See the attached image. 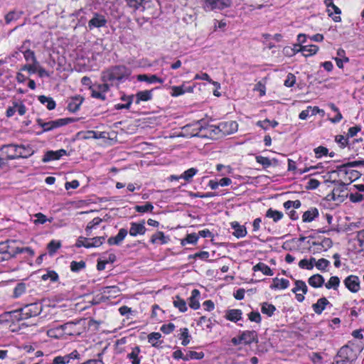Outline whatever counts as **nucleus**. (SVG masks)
<instances>
[{"label": "nucleus", "mask_w": 364, "mask_h": 364, "mask_svg": "<svg viewBox=\"0 0 364 364\" xmlns=\"http://www.w3.org/2000/svg\"><path fill=\"white\" fill-rule=\"evenodd\" d=\"M358 164L364 165V161H353L338 168V175L343 184H350L360 176V173L352 169Z\"/></svg>", "instance_id": "obj_1"}, {"label": "nucleus", "mask_w": 364, "mask_h": 364, "mask_svg": "<svg viewBox=\"0 0 364 364\" xmlns=\"http://www.w3.org/2000/svg\"><path fill=\"white\" fill-rule=\"evenodd\" d=\"M131 74L130 70L124 65L113 67L102 73V80L104 82L121 80Z\"/></svg>", "instance_id": "obj_2"}, {"label": "nucleus", "mask_w": 364, "mask_h": 364, "mask_svg": "<svg viewBox=\"0 0 364 364\" xmlns=\"http://www.w3.org/2000/svg\"><path fill=\"white\" fill-rule=\"evenodd\" d=\"M208 129L215 134L229 135L237 131L238 124L235 121H226L220 122L218 125H210Z\"/></svg>", "instance_id": "obj_3"}, {"label": "nucleus", "mask_w": 364, "mask_h": 364, "mask_svg": "<svg viewBox=\"0 0 364 364\" xmlns=\"http://www.w3.org/2000/svg\"><path fill=\"white\" fill-rule=\"evenodd\" d=\"M257 342V333L253 330L241 331L238 336L234 337L231 339V343L234 346H239L240 344L251 345L253 343Z\"/></svg>", "instance_id": "obj_4"}, {"label": "nucleus", "mask_w": 364, "mask_h": 364, "mask_svg": "<svg viewBox=\"0 0 364 364\" xmlns=\"http://www.w3.org/2000/svg\"><path fill=\"white\" fill-rule=\"evenodd\" d=\"M203 129L200 121L196 122L193 124H187L182 128L181 134L186 137H193L199 136Z\"/></svg>", "instance_id": "obj_5"}, {"label": "nucleus", "mask_w": 364, "mask_h": 364, "mask_svg": "<svg viewBox=\"0 0 364 364\" xmlns=\"http://www.w3.org/2000/svg\"><path fill=\"white\" fill-rule=\"evenodd\" d=\"M68 119H58L54 121L43 122L41 119H37L38 126L43 128V132H49L58 127L65 125L68 123Z\"/></svg>", "instance_id": "obj_6"}, {"label": "nucleus", "mask_w": 364, "mask_h": 364, "mask_svg": "<svg viewBox=\"0 0 364 364\" xmlns=\"http://www.w3.org/2000/svg\"><path fill=\"white\" fill-rule=\"evenodd\" d=\"M109 89V87L107 82L93 85V87H90L91 96L95 99L105 100L106 94Z\"/></svg>", "instance_id": "obj_7"}, {"label": "nucleus", "mask_w": 364, "mask_h": 364, "mask_svg": "<svg viewBox=\"0 0 364 364\" xmlns=\"http://www.w3.org/2000/svg\"><path fill=\"white\" fill-rule=\"evenodd\" d=\"M352 349L348 346L342 347L335 358L333 364H351L350 354H352Z\"/></svg>", "instance_id": "obj_8"}, {"label": "nucleus", "mask_w": 364, "mask_h": 364, "mask_svg": "<svg viewBox=\"0 0 364 364\" xmlns=\"http://www.w3.org/2000/svg\"><path fill=\"white\" fill-rule=\"evenodd\" d=\"M202 1L206 10L223 9L230 6L231 4L230 0H202Z\"/></svg>", "instance_id": "obj_9"}, {"label": "nucleus", "mask_w": 364, "mask_h": 364, "mask_svg": "<svg viewBox=\"0 0 364 364\" xmlns=\"http://www.w3.org/2000/svg\"><path fill=\"white\" fill-rule=\"evenodd\" d=\"M294 285L291 291L296 294V300L299 302H302L304 300V294L307 293L308 287L302 280H296Z\"/></svg>", "instance_id": "obj_10"}, {"label": "nucleus", "mask_w": 364, "mask_h": 364, "mask_svg": "<svg viewBox=\"0 0 364 364\" xmlns=\"http://www.w3.org/2000/svg\"><path fill=\"white\" fill-rule=\"evenodd\" d=\"M346 287L352 293H357L360 289V281L358 276L350 275L344 281Z\"/></svg>", "instance_id": "obj_11"}, {"label": "nucleus", "mask_w": 364, "mask_h": 364, "mask_svg": "<svg viewBox=\"0 0 364 364\" xmlns=\"http://www.w3.org/2000/svg\"><path fill=\"white\" fill-rule=\"evenodd\" d=\"M25 319L21 309L6 312L2 316V321L7 323H19Z\"/></svg>", "instance_id": "obj_12"}, {"label": "nucleus", "mask_w": 364, "mask_h": 364, "mask_svg": "<svg viewBox=\"0 0 364 364\" xmlns=\"http://www.w3.org/2000/svg\"><path fill=\"white\" fill-rule=\"evenodd\" d=\"M107 22L105 16L95 13L92 18L88 21L87 27L89 30H92L95 28H102L106 26Z\"/></svg>", "instance_id": "obj_13"}, {"label": "nucleus", "mask_w": 364, "mask_h": 364, "mask_svg": "<svg viewBox=\"0 0 364 364\" xmlns=\"http://www.w3.org/2000/svg\"><path fill=\"white\" fill-rule=\"evenodd\" d=\"M29 41H24L19 48V51L23 53V57L27 62L38 64V62L36 60L34 52L29 49Z\"/></svg>", "instance_id": "obj_14"}, {"label": "nucleus", "mask_w": 364, "mask_h": 364, "mask_svg": "<svg viewBox=\"0 0 364 364\" xmlns=\"http://www.w3.org/2000/svg\"><path fill=\"white\" fill-rule=\"evenodd\" d=\"M0 150L6 155L7 160L18 159V145L10 144L3 145Z\"/></svg>", "instance_id": "obj_15"}, {"label": "nucleus", "mask_w": 364, "mask_h": 364, "mask_svg": "<svg viewBox=\"0 0 364 364\" xmlns=\"http://www.w3.org/2000/svg\"><path fill=\"white\" fill-rule=\"evenodd\" d=\"M146 228L145 227V222L142 220L140 223L132 222L130 223V228L129 230V235L136 237L138 235H144L146 233Z\"/></svg>", "instance_id": "obj_16"}, {"label": "nucleus", "mask_w": 364, "mask_h": 364, "mask_svg": "<svg viewBox=\"0 0 364 364\" xmlns=\"http://www.w3.org/2000/svg\"><path fill=\"white\" fill-rule=\"evenodd\" d=\"M65 155H67V151L63 149L57 151H48L45 153L42 161L47 163L51 161L58 160Z\"/></svg>", "instance_id": "obj_17"}, {"label": "nucleus", "mask_w": 364, "mask_h": 364, "mask_svg": "<svg viewBox=\"0 0 364 364\" xmlns=\"http://www.w3.org/2000/svg\"><path fill=\"white\" fill-rule=\"evenodd\" d=\"M73 359H80V354L76 350L63 356L55 357L52 364H68Z\"/></svg>", "instance_id": "obj_18"}, {"label": "nucleus", "mask_w": 364, "mask_h": 364, "mask_svg": "<svg viewBox=\"0 0 364 364\" xmlns=\"http://www.w3.org/2000/svg\"><path fill=\"white\" fill-rule=\"evenodd\" d=\"M170 241L169 236L165 235L162 231H157L150 238V242L153 245H165Z\"/></svg>", "instance_id": "obj_19"}, {"label": "nucleus", "mask_w": 364, "mask_h": 364, "mask_svg": "<svg viewBox=\"0 0 364 364\" xmlns=\"http://www.w3.org/2000/svg\"><path fill=\"white\" fill-rule=\"evenodd\" d=\"M127 234L128 231L125 228H121L116 236L108 239L107 242L109 245H119L124 240Z\"/></svg>", "instance_id": "obj_20"}, {"label": "nucleus", "mask_w": 364, "mask_h": 364, "mask_svg": "<svg viewBox=\"0 0 364 364\" xmlns=\"http://www.w3.org/2000/svg\"><path fill=\"white\" fill-rule=\"evenodd\" d=\"M24 318L26 319L31 318L32 316H36L40 313V309L37 304H31L30 305H28L23 309H21Z\"/></svg>", "instance_id": "obj_21"}, {"label": "nucleus", "mask_w": 364, "mask_h": 364, "mask_svg": "<svg viewBox=\"0 0 364 364\" xmlns=\"http://www.w3.org/2000/svg\"><path fill=\"white\" fill-rule=\"evenodd\" d=\"M171 95L173 97L181 96V95L185 94L186 92H193V87H185L183 85H181V86H172L171 87Z\"/></svg>", "instance_id": "obj_22"}, {"label": "nucleus", "mask_w": 364, "mask_h": 364, "mask_svg": "<svg viewBox=\"0 0 364 364\" xmlns=\"http://www.w3.org/2000/svg\"><path fill=\"white\" fill-rule=\"evenodd\" d=\"M137 80L140 82H146L149 84H153L156 82L163 83L164 82V80L163 78H160L157 77L156 75H137Z\"/></svg>", "instance_id": "obj_23"}, {"label": "nucleus", "mask_w": 364, "mask_h": 364, "mask_svg": "<svg viewBox=\"0 0 364 364\" xmlns=\"http://www.w3.org/2000/svg\"><path fill=\"white\" fill-rule=\"evenodd\" d=\"M242 312L240 309H230L226 311L225 318L236 323L242 319Z\"/></svg>", "instance_id": "obj_24"}, {"label": "nucleus", "mask_w": 364, "mask_h": 364, "mask_svg": "<svg viewBox=\"0 0 364 364\" xmlns=\"http://www.w3.org/2000/svg\"><path fill=\"white\" fill-rule=\"evenodd\" d=\"M231 227L234 230L232 234L236 237H244L247 235L246 228L244 225H240L237 222H232Z\"/></svg>", "instance_id": "obj_25"}, {"label": "nucleus", "mask_w": 364, "mask_h": 364, "mask_svg": "<svg viewBox=\"0 0 364 364\" xmlns=\"http://www.w3.org/2000/svg\"><path fill=\"white\" fill-rule=\"evenodd\" d=\"M318 210L316 208H311L305 211L302 215V220L304 223H311L318 216Z\"/></svg>", "instance_id": "obj_26"}, {"label": "nucleus", "mask_w": 364, "mask_h": 364, "mask_svg": "<svg viewBox=\"0 0 364 364\" xmlns=\"http://www.w3.org/2000/svg\"><path fill=\"white\" fill-rule=\"evenodd\" d=\"M328 304H329L328 299L323 297L319 299L316 303L312 305V309L316 314H321Z\"/></svg>", "instance_id": "obj_27"}, {"label": "nucleus", "mask_w": 364, "mask_h": 364, "mask_svg": "<svg viewBox=\"0 0 364 364\" xmlns=\"http://www.w3.org/2000/svg\"><path fill=\"white\" fill-rule=\"evenodd\" d=\"M200 293L199 290L195 289L191 291V295L189 298V306L193 309H198L200 307L199 297Z\"/></svg>", "instance_id": "obj_28"}, {"label": "nucleus", "mask_w": 364, "mask_h": 364, "mask_svg": "<svg viewBox=\"0 0 364 364\" xmlns=\"http://www.w3.org/2000/svg\"><path fill=\"white\" fill-rule=\"evenodd\" d=\"M152 90H143L136 94L135 103L139 105L141 102H147L152 99Z\"/></svg>", "instance_id": "obj_29"}, {"label": "nucleus", "mask_w": 364, "mask_h": 364, "mask_svg": "<svg viewBox=\"0 0 364 364\" xmlns=\"http://www.w3.org/2000/svg\"><path fill=\"white\" fill-rule=\"evenodd\" d=\"M140 352L139 347L136 346L127 354V358L131 361L132 364H140L141 358L139 356Z\"/></svg>", "instance_id": "obj_30"}, {"label": "nucleus", "mask_w": 364, "mask_h": 364, "mask_svg": "<svg viewBox=\"0 0 364 364\" xmlns=\"http://www.w3.org/2000/svg\"><path fill=\"white\" fill-rule=\"evenodd\" d=\"M289 286V282L287 279H278L274 278L273 279V284L270 286L272 289H286Z\"/></svg>", "instance_id": "obj_31"}, {"label": "nucleus", "mask_w": 364, "mask_h": 364, "mask_svg": "<svg viewBox=\"0 0 364 364\" xmlns=\"http://www.w3.org/2000/svg\"><path fill=\"white\" fill-rule=\"evenodd\" d=\"M18 158H28L33 154L34 151L29 145H18Z\"/></svg>", "instance_id": "obj_32"}, {"label": "nucleus", "mask_w": 364, "mask_h": 364, "mask_svg": "<svg viewBox=\"0 0 364 364\" xmlns=\"http://www.w3.org/2000/svg\"><path fill=\"white\" fill-rule=\"evenodd\" d=\"M83 99L80 96H76L71 99L68 104V108L72 112L77 111L82 103Z\"/></svg>", "instance_id": "obj_33"}, {"label": "nucleus", "mask_w": 364, "mask_h": 364, "mask_svg": "<svg viewBox=\"0 0 364 364\" xmlns=\"http://www.w3.org/2000/svg\"><path fill=\"white\" fill-rule=\"evenodd\" d=\"M119 289L116 286H109L103 287L102 293L107 297H116L119 294Z\"/></svg>", "instance_id": "obj_34"}, {"label": "nucleus", "mask_w": 364, "mask_h": 364, "mask_svg": "<svg viewBox=\"0 0 364 364\" xmlns=\"http://www.w3.org/2000/svg\"><path fill=\"white\" fill-rule=\"evenodd\" d=\"M308 282L310 286L314 288H318L322 287L323 284L324 283V279L321 275L318 274H314L309 277Z\"/></svg>", "instance_id": "obj_35"}, {"label": "nucleus", "mask_w": 364, "mask_h": 364, "mask_svg": "<svg viewBox=\"0 0 364 364\" xmlns=\"http://www.w3.org/2000/svg\"><path fill=\"white\" fill-rule=\"evenodd\" d=\"M39 102L46 105L48 109L53 110L55 109L56 104L52 97H46L45 95H40L38 97Z\"/></svg>", "instance_id": "obj_36"}, {"label": "nucleus", "mask_w": 364, "mask_h": 364, "mask_svg": "<svg viewBox=\"0 0 364 364\" xmlns=\"http://www.w3.org/2000/svg\"><path fill=\"white\" fill-rule=\"evenodd\" d=\"M265 216L277 223L283 218L284 214L281 211L269 208L266 212Z\"/></svg>", "instance_id": "obj_37"}, {"label": "nucleus", "mask_w": 364, "mask_h": 364, "mask_svg": "<svg viewBox=\"0 0 364 364\" xmlns=\"http://www.w3.org/2000/svg\"><path fill=\"white\" fill-rule=\"evenodd\" d=\"M253 270L255 272L260 271L263 273V274L267 276H272L274 274V272L270 269V267L263 262H259L255 265L253 267Z\"/></svg>", "instance_id": "obj_38"}, {"label": "nucleus", "mask_w": 364, "mask_h": 364, "mask_svg": "<svg viewBox=\"0 0 364 364\" xmlns=\"http://www.w3.org/2000/svg\"><path fill=\"white\" fill-rule=\"evenodd\" d=\"M318 50V47L316 45L303 46L301 48V53L305 57L314 55Z\"/></svg>", "instance_id": "obj_39"}, {"label": "nucleus", "mask_w": 364, "mask_h": 364, "mask_svg": "<svg viewBox=\"0 0 364 364\" xmlns=\"http://www.w3.org/2000/svg\"><path fill=\"white\" fill-rule=\"evenodd\" d=\"M47 334L48 336L51 338H60L65 335V333L63 331L62 326L60 325L57 327L49 329L47 332Z\"/></svg>", "instance_id": "obj_40"}, {"label": "nucleus", "mask_w": 364, "mask_h": 364, "mask_svg": "<svg viewBox=\"0 0 364 364\" xmlns=\"http://www.w3.org/2000/svg\"><path fill=\"white\" fill-rule=\"evenodd\" d=\"M276 311V307L269 303L264 302L262 304L261 311L262 314L267 315L268 316H272L274 311Z\"/></svg>", "instance_id": "obj_41"}, {"label": "nucleus", "mask_w": 364, "mask_h": 364, "mask_svg": "<svg viewBox=\"0 0 364 364\" xmlns=\"http://www.w3.org/2000/svg\"><path fill=\"white\" fill-rule=\"evenodd\" d=\"M76 323L74 322H68L63 325H61L63 331L65 333V335H74L77 333V332L75 330Z\"/></svg>", "instance_id": "obj_42"}, {"label": "nucleus", "mask_w": 364, "mask_h": 364, "mask_svg": "<svg viewBox=\"0 0 364 364\" xmlns=\"http://www.w3.org/2000/svg\"><path fill=\"white\" fill-rule=\"evenodd\" d=\"M257 125L263 129H267L269 127H276L278 125V122L275 120L270 121L266 119L262 121H258Z\"/></svg>", "instance_id": "obj_43"}, {"label": "nucleus", "mask_w": 364, "mask_h": 364, "mask_svg": "<svg viewBox=\"0 0 364 364\" xmlns=\"http://www.w3.org/2000/svg\"><path fill=\"white\" fill-rule=\"evenodd\" d=\"M127 4L134 9L144 11L145 6H144V0H127Z\"/></svg>", "instance_id": "obj_44"}, {"label": "nucleus", "mask_w": 364, "mask_h": 364, "mask_svg": "<svg viewBox=\"0 0 364 364\" xmlns=\"http://www.w3.org/2000/svg\"><path fill=\"white\" fill-rule=\"evenodd\" d=\"M198 173V169L195 168H191L184 171L180 177L186 181H190L191 178Z\"/></svg>", "instance_id": "obj_45"}, {"label": "nucleus", "mask_w": 364, "mask_h": 364, "mask_svg": "<svg viewBox=\"0 0 364 364\" xmlns=\"http://www.w3.org/2000/svg\"><path fill=\"white\" fill-rule=\"evenodd\" d=\"M173 305L176 308L178 309L180 311L185 312L187 311V306L186 301L178 296H176L173 301Z\"/></svg>", "instance_id": "obj_46"}, {"label": "nucleus", "mask_w": 364, "mask_h": 364, "mask_svg": "<svg viewBox=\"0 0 364 364\" xmlns=\"http://www.w3.org/2000/svg\"><path fill=\"white\" fill-rule=\"evenodd\" d=\"M339 284H340L339 278L338 277L333 276L329 279L328 282L325 284V287L328 289H337Z\"/></svg>", "instance_id": "obj_47"}, {"label": "nucleus", "mask_w": 364, "mask_h": 364, "mask_svg": "<svg viewBox=\"0 0 364 364\" xmlns=\"http://www.w3.org/2000/svg\"><path fill=\"white\" fill-rule=\"evenodd\" d=\"M21 15V12H17L15 11H10L5 16V21L7 24H9L11 22L18 19L20 18Z\"/></svg>", "instance_id": "obj_48"}, {"label": "nucleus", "mask_w": 364, "mask_h": 364, "mask_svg": "<svg viewBox=\"0 0 364 364\" xmlns=\"http://www.w3.org/2000/svg\"><path fill=\"white\" fill-rule=\"evenodd\" d=\"M324 4L327 7V12L329 16L332 17L333 20L335 22H340L341 21V18L340 16H333V12L331 11V7L334 4L333 0H324Z\"/></svg>", "instance_id": "obj_49"}, {"label": "nucleus", "mask_w": 364, "mask_h": 364, "mask_svg": "<svg viewBox=\"0 0 364 364\" xmlns=\"http://www.w3.org/2000/svg\"><path fill=\"white\" fill-rule=\"evenodd\" d=\"M310 168H304V169H301V168H299L297 169L296 166V164H295V161H293L292 159H288V170L289 171H296V173H299V174H303L307 171H309Z\"/></svg>", "instance_id": "obj_50"}, {"label": "nucleus", "mask_w": 364, "mask_h": 364, "mask_svg": "<svg viewBox=\"0 0 364 364\" xmlns=\"http://www.w3.org/2000/svg\"><path fill=\"white\" fill-rule=\"evenodd\" d=\"M204 353L203 352L188 351L186 354V358H184V360H188L191 359L200 360L202 359Z\"/></svg>", "instance_id": "obj_51"}, {"label": "nucleus", "mask_w": 364, "mask_h": 364, "mask_svg": "<svg viewBox=\"0 0 364 364\" xmlns=\"http://www.w3.org/2000/svg\"><path fill=\"white\" fill-rule=\"evenodd\" d=\"M255 160L265 168H269L272 165V161L267 157L257 156L255 157Z\"/></svg>", "instance_id": "obj_52"}, {"label": "nucleus", "mask_w": 364, "mask_h": 364, "mask_svg": "<svg viewBox=\"0 0 364 364\" xmlns=\"http://www.w3.org/2000/svg\"><path fill=\"white\" fill-rule=\"evenodd\" d=\"M199 237L196 233L188 234L186 237L181 241V245H185L186 244H196Z\"/></svg>", "instance_id": "obj_53"}, {"label": "nucleus", "mask_w": 364, "mask_h": 364, "mask_svg": "<svg viewBox=\"0 0 364 364\" xmlns=\"http://www.w3.org/2000/svg\"><path fill=\"white\" fill-rule=\"evenodd\" d=\"M134 208L136 212L144 213L151 212L154 209V206L151 203H146L143 205H136Z\"/></svg>", "instance_id": "obj_54"}, {"label": "nucleus", "mask_w": 364, "mask_h": 364, "mask_svg": "<svg viewBox=\"0 0 364 364\" xmlns=\"http://www.w3.org/2000/svg\"><path fill=\"white\" fill-rule=\"evenodd\" d=\"M180 339L181 340V344L184 346L190 343V335L188 328H185L182 329Z\"/></svg>", "instance_id": "obj_55"}, {"label": "nucleus", "mask_w": 364, "mask_h": 364, "mask_svg": "<svg viewBox=\"0 0 364 364\" xmlns=\"http://www.w3.org/2000/svg\"><path fill=\"white\" fill-rule=\"evenodd\" d=\"M60 242L55 240L50 241L48 245V250L50 255L54 254L60 247Z\"/></svg>", "instance_id": "obj_56"}, {"label": "nucleus", "mask_w": 364, "mask_h": 364, "mask_svg": "<svg viewBox=\"0 0 364 364\" xmlns=\"http://www.w3.org/2000/svg\"><path fill=\"white\" fill-rule=\"evenodd\" d=\"M102 222V219L100 218H95L91 220L86 227V232L87 235H89L92 228H94L96 225H98Z\"/></svg>", "instance_id": "obj_57"}, {"label": "nucleus", "mask_w": 364, "mask_h": 364, "mask_svg": "<svg viewBox=\"0 0 364 364\" xmlns=\"http://www.w3.org/2000/svg\"><path fill=\"white\" fill-rule=\"evenodd\" d=\"M90 238L80 237L77 239L75 246L77 247H85L86 248H90Z\"/></svg>", "instance_id": "obj_58"}, {"label": "nucleus", "mask_w": 364, "mask_h": 364, "mask_svg": "<svg viewBox=\"0 0 364 364\" xmlns=\"http://www.w3.org/2000/svg\"><path fill=\"white\" fill-rule=\"evenodd\" d=\"M161 336V333H151L148 336V341L153 346H156Z\"/></svg>", "instance_id": "obj_59"}, {"label": "nucleus", "mask_w": 364, "mask_h": 364, "mask_svg": "<svg viewBox=\"0 0 364 364\" xmlns=\"http://www.w3.org/2000/svg\"><path fill=\"white\" fill-rule=\"evenodd\" d=\"M41 278L44 281L50 279L52 282H55L58 279V275L54 271H49L47 273L43 274Z\"/></svg>", "instance_id": "obj_60"}, {"label": "nucleus", "mask_w": 364, "mask_h": 364, "mask_svg": "<svg viewBox=\"0 0 364 364\" xmlns=\"http://www.w3.org/2000/svg\"><path fill=\"white\" fill-rule=\"evenodd\" d=\"M329 264H330V262L328 260H327L324 258H321V259H319L316 262V267L321 271H325L326 269L329 265Z\"/></svg>", "instance_id": "obj_61"}, {"label": "nucleus", "mask_w": 364, "mask_h": 364, "mask_svg": "<svg viewBox=\"0 0 364 364\" xmlns=\"http://www.w3.org/2000/svg\"><path fill=\"white\" fill-rule=\"evenodd\" d=\"M105 238L104 237H95L93 238H90V247H97L103 244Z\"/></svg>", "instance_id": "obj_62"}, {"label": "nucleus", "mask_w": 364, "mask_h": 364, "mask_svg": "<svg viewBox=\"0 0 364 364\" xmlns=\"http://www.w3.org/2000/svg\"><path fill=\"white\" fill-rule=\"evenodd\" d=\"M101 259L106 263H113L116 260V255L112 252L105 253Z\"/></svg>", "instance_id": "obj_63"}, {"label": "nucleus", "mask_w": 364, "mask_h": 364, "mask_svg": "<svg viewBox=\"0 0 364 364\" xmlns=\"http://www.w3.org/2000/svg\"><path fill=\"white\" fill-rule=\"evenodd\" d=\"M356 240L360 250H364V230L358 232Z\"/></svg>", "instance_id": "obj_64"}]
</instances>
